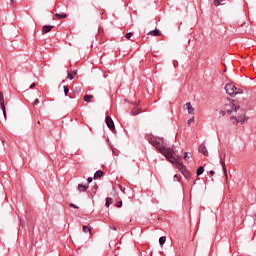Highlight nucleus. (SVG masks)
I'll list each match as a JSON object with an SVG mask.
<instances>
[{"mask_svg": "<svg viewBox=\"0 0 256 256\" xmlns=\"http://www.w3.org/2000/svg\"><path fill=\"white\" fill-rule=\"evenodd\" d=\"M149 143L153 147H156L158 151L162 155H164V157H166L168 161H170V163H173L174 165H176V167L181 171L185 179H191V173H189L185 165H183V163L179 161V156L175 154V150H173V147H169L167 140L163 138L150 139Z\"/></svg>", "mask_w": 256, "mask_h": 256, "instance_id": "obj_1", "label": "nucleus"}, {"mask_svg": "<svg viewBox=\"0 0 256 256\" xmlns=\"http://www.w3.org/2000/svg\"><path fill=\"white\" fill-rule=\"evenodd\" d=\"M223 109H225L228 115H237V111L241 109V106L239 105L238 101L229 99L224 105Z\"/></svg>", "mask_w": 256, "mask_h": 256, "instance_id": "obj_2", "label": "nucleus"}, {"mask_svg": "<svg viewBox=\"0 0 256 256\" xmlns=\"http://www.w3.org/2000/svg\"><path fill=\"white\" fill-rule=\"evenodd\" d=\"M225 91L230 97H235V95H241L243 93L241 88H237L233 84H226Z\"/></svg>", "mask_w": 256, "mask_h": 256, "instance_id": "obj_3", "label": "nucleus"}, {"mask_svg": "<svg viewBox=\"0 0 256 256\" xmlns=\"http://www.w3.org/2000/svg\"><path fill=\"white\" fill-rule=\"evenodd\" d=\"M230 121H232V125H239V123L243 125L245 123V115L242 113L237 116L236 112V114L230 117Z\"/></svg>", "mask_w": 256, "mask_h": 256, "instance_id": "obj_4", "label": "nucleus"}, {"mask_svg": "<svg viewBox=\"0 0 256 256\" xmlns=\"http://www.w3.org/2000/svg\"><path fill=\"white\" fill-rule=\"evenodd\" d=\"M225 157H227V153L225 152V150H222L220 153V165L222 167L225 180L227 182V166L225 165Z\"/></svg>", "mask_w": 256, "mask_h": 256, "instance_id": "obj_5", "label": "nucleus"}, {"mask_svg": "<svg viewBox=\"0 0 256 256\" xmlns=\"http://www.w3.org/2000/svg\"><path fill=\"white\" fill-rule=\"evenodd\" d=\"M106 125L109 128L110 131H115V123L113 122V119L111 116H106Z\"/></svg>", "mask_w": 256, "mask_h": 256, "instance_id": "obj_6", "label": "nucleus"}, {"mask_svg": "<svg viewBox=\"0 0 256 256\" xmlns=\"http://www.w3.org/2000/svg\"><path fill=\"white\" fill-rule=\"evenodd\" d=\"M0 107L3 111L4 117H7V110L5 109V98L3 97V92H0Z\"/></svg>", "mask_w": 256, "mask_h": 256, "instance_id": "obj_7", "label": "nucleus"}, {"mask_svg": "<svg viewBox=\"0 0 256 256\" xmlns=\"http://www.w3.org/2000/svg\"><path fill=\"white\" fill-rule=\"evenodd\" d=\"M183 110L184 111H188L189 115H193L195 113V108H193V106L191 105L190 102H187L184 106H183Z\"/></svg>", "mask_w": 256, "mask_h": 256, "instance_id": "obj_8", "label": "nucleus"}, {"mask_svg": "<svg viewBox=\"0 0 256 256\" xmlns=\"http://www.w3.org/2000/svg\"><path fill=\"white\" fill-rule=\"evenodd\" d=\"M199 153H202L205 157H209V151L207 150V146L204 143L200 144L198 147Z\"/></svg>", "mask_w": 256, "mask_h": 256, "instance_id": "obj_9", "label": "nucleus"}, {"mask_svg": "<svg viewBox=\"0 0 256 256\" xmlns=\"http://www.w3.org/2000/svg\"><path fill=\"white\" fill-rule=\"evenodd\" d=\"M53 29V26L51 25H45L42 27V35H45L46 33H49Z\"/></svg>", "mask_w": 256, "mask_h": 256, "instance_id": "obj_10", "label": "nucleus"}, {"mask_svg": "<svg viewBox=\"0 0 256 256\" xmlns=\"http://www.w3.org/2000/svg\"><path fill=\"white\" fill-rule=\"evenodd\" d=\"M148 35H152V37H159L161 35V31L159 30H152L148 32Z\"/></svg>", "mask_w": 256, "mask_h": 256, "instance_id": "obj_11", "label": "nucleus"}, {"mask_svg": "<svg viewBox=\"0 0 256 256\" xmlns=\"http://www.w3.org/2000/svg\"><path fill=\"white\" fill-rule=\"evenodd\" d=\"M136 108H134L132 111H131V115L133 116V117H135V115H139V113H141V111H139V109H141V107H139V105L138 104H136Z\"/></svg>", "mask_w": 256, "mask_h": 256, "instance_id": "obj_12", "label": "nucleus"}, {"mask_svg": "<svg viewBox=\"0 0 256 256\" xmlns=\"http://www.w3.org/2000/svg\"><path fill=\"white\" fill-rule=\"evenodd\" d=\"M87 189H89V185H83V184L78 185V190L81 191L82 193H85Z\"/></svg>", "mask_w": 256, "mask_h": 256, "instance_id": "obj_13", "label": "nucleus"}, {"mask_svg": "<svg viewBox=\"0 0 256 256\" xmlns=\"http://www.w3.org/2000/svg\"><path fill=\"white\" fill-rule=\"evenodd\" d=\"M55 17H56V19H67V14H65V13H61V14L56 13Z\"/></svg>", "mask_w": 256, "mask_h": 256, "instance_id": "obj_14", "label": "nucleus"}, {"mask_svg": "<svg viewBox=\"0 0 256 256\" xmlns=\"http://www.w3.org/2000/svg\"><path fill=\"white\" fill-rule=\"evenodd\" d=\"M100 177H103V171L98 170L94 174V179H100Z\"/></svg>", "mask_w": 256, "mask_h": 256, "instance_id": "obj_15", "label": "nucleus"}, {"mask_svg": "<svg viewBox=\"0 0 256 256\" xmlns=\"http://www.w3.org/2000/svg\"><path fill=\"white\" fill-rule=\"evenodd\" d=\"M204 171H205V168H204L203 166H200V167L197 169V171H196L197 176L199 177L200 175H203Z\"/></svg>", "mask_w": 256, "mask_h": 256, "instance_id": "obj_16", "label": "nucleus"}, {"mask_svg": "<svg viewBox=\"0 0 256 256\" xmlns=\"http://www.w3.org/2000/svg\"><path fill=\"white\" fill-rule=\"evenodd\" d=\"M92 99H93V95H85L84 96V101L86 103H90Z\"/></svg>", "mask_w": 256, "mask_h": 256, "instance_id": "obj_17", "label": "nucleus"}, {"mask_svg": "<svg viewBox=\"0 0 256 256\" xmlns=\"http://www.w3.org/2000/svg\"><path fill=\"white\" fill-rule=\"evenodd\" d=\"M83 233H90L91 234V227L89 226H83L82 227Z\"/></svg>", "mask_w": 256, "mask_h": 256, "instance_id": "obj_18", "label": "nucleus"}, {"mask_svg": "<svg viewBox=\"0 0 256 256\" xmlns=\"http://www.w3.org/2000/svg\"><path fill=\"white\" fill-rule=\"evenodd\" d=\"M113 203V198H106V207H110V205H112Z\"/></svg>", "mask_w": 256, "mask_h": 256, "instance_id": "obj_19", "label": "nucleus"}, {"mask_svg": "<svg viewBox=\"0 0 256 256\" xmlns=\"http://www.w3.org/2000/svg\"><path fill=\"white\" fill-rule=\"evenodd\" d=\"M167 241V238L165 236H162L159 238L160 245H165V242Z\"/></svg>", "mask_w": 256, "mask_h": 256, "instance_id": "obj_20", "label": "nucleus"}, {"mask_svg": "<svg viewBox=\"0 0 256 256\" xmlns=\"http://www.w3.org/2000/svg\"><path fill=\"white\" fill-rule=\"evenodd\" d=\"M226 113H227L226 110H220V111H219L220 117H225Z\"/></svg>", "mask_w": 256, "mask_h": 256, "instance_id": "obj_21", "label": "nucleus"}, {"mask_svg": "<svg viewBox=\"0 0 256 256\" xmlns=\"http://www.w3.org/2000/svg\"><path fill=\"white\" fill-rule=\"evenodd\" d=\"M63 89H64L65 95H66V96L69 95V87L63 86Z\"/></svg>", "mask_w": 256, "mask_h": 256, "instance_id": "obj_22", "label": "nucleus"}, {"mask_svg": "<svg viewBox=\"0 0 256 256\" xmlns=\"http://www.w3.org/2000/svg\"><path fill=\"white\" fill-rule=\"evenodd\" d=\"M215 7H219V5H223L219 0H214Z\"/></svg>", "mask_w": 256, "mask_h": 256, "instance_id": "obj_23", "label": "nucleus"}, {"mask_svg": "<svg viewBox=\"0 0 256 256\" xmlns=\"http://www.w3.org/2000/svg\"><path fill=\"white\" fill-rule=\"evenodd\" d=\"M191 157H192L191 154L189 155V153L185 152V154H184V159H185V160L191 159Z\"/></svg>", "mask_w": 256, "mask_h": 256, "instance_id": "obj_24", "label": "nucleus"}, {"mask_svg": "<svg viewBox=\"0 0 256 256\" xmlns=\"http://www.w3.org/2000/svg\"><path fill=\"white\" fill-rule=\"evenodd\" d=\"M69 207H71L72 209H79V206H77V205H75L73 203H70Z\"/></svg>", "mask_w": 256, "mask_h": 256, "instance_id": "obj_25", "label": "nucleus"}, {"mask_svg": "<svg viewBox=\"0 0 256 256\" xmlns=\"http://www.w3.org/2000/svg\"><path fill=\"white\" fill-rule=\"evenodd\" d=\"M125 37H126L127 39H131V37H133V33L128 32V33L125 35Z\"/></svg>", "mask_w": 256, "mask_h": 256, "instance_id": "obj_26", "label": "nucleus"}, {"mask_svg": "<svg viewBox=\"0 0 256 256\" xmlns=\"http://www.w3.org/2000/svg\"><path fill=\"white\" fill-rule=\"evenodd\" d=\"M39 99H35L32 103L33 107H35V105H39Z\"/></svg>", "mask_w": 256, "mask_h": 256, "instance_id": "obj_27", "label": "nucleus"}, {"mask_svg": "<svg viewBox=\"0 0 256 256\" xmlns=\"http://www.w3.org/2000/svg\"><path fill=\"white\" fill-rule=\"evenodd\" d=\"M68 79L70 80V81H73V74L72 73H68Z\"/></svg>", "mask_w": 256, "mask_h": 256, "instance_id": "obj_28", "label": "nucleus"}, {"mask_svg": "<svg viewBox=\"0 0 256 256\" xmlns=\"http://www.w3.org/2000/svg\"><path fill=\"white\" fill-rule=\"evenodd\" d=\"M122 205H123V202H122V201H118V202L116 203V207H122Z\"/></svg>", "mask_w": 256, "mask_h": 256, "instance_id": "obj_29", "label": "nucleus"}, {"mask_svg": "<svg viewBox=\"0 0 256 256\" xmlns=\"http://www.w3.org/2000/svg\"><path fill=\"white\" fill-rule=\"evenodd\" d=\"M195 121V119L194 118H191V119H189L188 121H187V123H188V125H191V123H193Z\"/></svg>", "mask_w": 256, "mask_h": 256, "instance_id": "obj_30", "label": "nucleus"}, {"mask_svg": "<svg viewBox=\"0 0 256 256\" xmlns=\"http://www.w3.org/2000/svg\"><path fill=\"white\" fill-rule=\"evenodd\" d=\"M87 181H88V183H93V178L92 177H88Z\"/></svg>", "mask_w": 256, "mask_h": 256, "instance_id": "obj_31", "label": "nucleus"}, {"mask_svg": "<svg viewBox=\"0 0 256 256\" xmlns=\"http://www.w3.org/2000/svg\"><path fill=\"white\" fill-rule=\"evenodd\" d=\"M36 86H37V84L32 83V84L30 85V89H33V88L36 87Z\"/></svg>", "mask_w": 256, "mask_h": 256, "instance_id": "obj_32", "label": "nucleus"}, {"mask_svg": "<svg viewBox=\"0 0 256 256\" xmlns=\"http://www.w3.org/2000/svg\"><path fill=\"white\" fill-rule=\"evenodd\" d=\"M110 229H112V231H117V227L115 226L110 227Z\"/></svg>", "mask_w": 256, "mask_h": 256, "instance_id": "obj_33", "label": "nucleus"}, {"mask_svg": "<svg viewBox=\"0 0 256 256\" xmlns=\"http://www.w3.org/2000/svg\"><path fill=\"white\" fill-rule=\"evenodd\" d=\"M210 175H215V171L211 170Z\"/></svg>", "mask_w": 256, "mask_h": 256, "instance_id": "obj_34", "label": "nucleus"}, {"mask_svg": "<svg viewBox=\"0 0 256 256\" xmlns=\"http://www.w3.org/2000/svg\"><path fill=\"white\" fill-rule=\"evenodd\" d=\"M174 179H177V181H179V176L174 175Z\"/></svg>", "mask_w": 256, "mask_h": 256, "instance_id": "obj_35", "label": "nucleus"}, {"mask_svg": "<svg viewBox=\"0 0 256 256\" xmlns=\"http://www.w3.org/2000/svg\"><path fill=\"white\" fill-rule=\"evenodd\" d=\"M120 190L125 192V188H123V186H120Z\"/></svg>", "mask_w": 256, "mask_h": 256, "instance_id": "obj_36", "label": "nucleus"}, {"mask_svg": "<svg viewBox=\"0 0 256 256\" xmlns=\"http://www.w3.org/2000/svg\"><path fill=\"white\" fill-rule=\"evenodd\" d=\"M71 74H72V76H73V75H77V72H76V71H73V73H71Z\"/></svg>", "mask_w": 256, "mask_h": 256, "instance_id": "obj_37", "label": "nucleus"}, {"mask_svg": "<svg viewBox=\"0 0 256 256\" xmlns=\"http://www.w3.org/2000/svg\"><path fill=\"white\" fill-rule=\"evenodd\" d=\"M223 1H225V0H219L220 3H223Z\"/></svg>", "mask_w": 256, "mask_h": 256, "instance_id": "obj_38", "label": "nucleus"}, {"mask_svg": "<svg viewBox=\"0 0 256 256\" xmlns=\"http://www.w3.org/2000/svg\"><path fill=\"white\" fill-rule=\"evenodd\" d=\"M193 183H194V185H195V183H197V180H195Z\"/></svg>", "mask_w": 256, "mask_h": 256, "instance_id": "obj_39", "label": "nucleus"}, {"mask_svg": "<svg viewBox=\"0 0 256 256\" xmlns=\"http://www.w3.org/2000/svg\"><path fill=\"white\" fill-rule=\"evenodd\" d=\"M11 1V3H13V0H10Z\"/></svg>", "mask_w": 256, "mask_h": 256, "instance_id": "obj_40", "label": "nucleus"}]
</instances>
